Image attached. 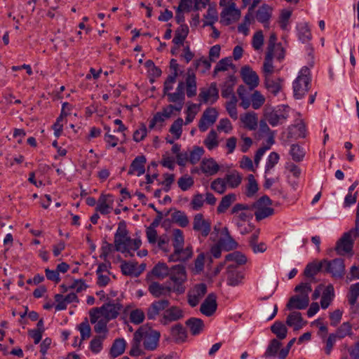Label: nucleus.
<instances>
[{
  "label": "nucleus",
  "instance_id": "nucleus-61",
  "mask_svg": "<svg viewBox=\"0 0 359 359\" xmlns=\"http://www.w3.org/2000/svg\"><path fill=\"white\" fill-rule=\"evenodd\" d=\"M204 153L203 147H194V149L189 151V159L191 164L197 163Z\"/></svg>",
  "mask_w": 359,
  "mask_h": 359
},
{
  "label": "nucleus",
  "instance_id": "nucleus-15",
  "mask_svg": "<svg viewBox=\"0 0 359 359\" xmlns=\"http://www.w3.org/2000/svg\"><path fill=\"white\" fill-rule=\"evenodd\" d=\"M207 292L205 284L201 283L195 285L188 293V302L192 307L196 306Z\"/></svg>",
  "mask_w": 359,
  "mask_h": 359
},
{
  "label": "nucleus",
  "instance_id": "nucleus-52",
  "mask_svg": "<svg viewBox=\"0 0 359 359\" xmlns=\"http://www.w3.org/2000/svg\"><path fill=\"white\" fill-rule=\"evenodd\" d=\"M204 144L209 150H212L218 146L217 134L214 130L210 131L204 140Z\"/></svg>",
  "mask_w": 359,
  "mask_h": 359
},
{
  "label": "nucleus",
  "instance_id": "nucleus-13",
  "mask_svg": "<svg viewBox=\"0 0 359 359\" xmlns=\"http://www.w3.org/2000/svg\"><path fill=\"white\" fill-rule=\"evenodd\" d=\"M198 99L201 103H210L211 104L215 103L219 99V90L216 83H210L208 89H201Z\"/></svg>",
  "mask_w": 359,
  "mask_h": 359
},
{
  "label": "nucleus",
  "instance_id": "nucleus-12",
  "mask_svg": "<svg viewBox=\"0 0 359 359\" xmlns=\"http://www.w3.org/2000/svg\"><path fill=\"white\" fill-rule=\"evenodd\" d=\"M231 214L243 222L248 221L253 217L250 204L236 203L232 208Z\"/></svg>",
  "mask_w": 359,
  "mask_h": 359
},
{
  "label": "nucleus",
  "instance_id": "nucleus-49",
  "mask_svg": "<svg viewBox=\"0 0 359 359\" xmlns=\"http://www.w3.org/2000/svg\"><path fill=\"white\" fill-rule=\"evenodd\" d=\"M298 37L302 43H306L311 39V30L307 23H302L297 26Z\"/></svg>",
  "mask_w": 359,
  "mask_h": 359
},
{
  "label": "nucleus",
  "instance_id": "nucleus-42",
  "mask_svg": "<svg viewBox=\"0 0 359 359\" xmlns=\"http://www.w3.org/2000/svg\"><path fill=\"white\" fill-rule=\"evenodd\" d=\"M226 262H235L237 265H234L238 268L239 265L245 264L247 262V258L243 253L236 251L226 255Z\"/></svg>",
  "mask_w": 359,
  "mask_h": 359
},
{
  "label": "nucleus",
  "instance_id": "nucleus-60",
  "mask_svg": "<svg viewBox=\"0 0 359 359\" xmlns=\"http://www.w3.org/2000/svg\"><path fill=\"white\" fill-rule=\"evenodd\" d=\"M226 186V182L224 178H217L212 182L210 187L215 192L222 194L225 192Z\"/></svg>",
  "mask_w": 359,
  "mask_h": 359
},
{
  "label": "nucleus",
  "instance_id": "nucleus-30",
  "mask_svg": "<svg viewBox=\"0 0 359 359\" xmlns=\"http://www.w3.org/2000/svg\"><path fill=\"white\" fill-rule=\"evenodd\" d=\"M241 121L244 127L250 130H255L257 128L258 117L255 112L250 111L241 116Z\"/></svg>",
  "mask_w": 359,
  "mask_h": 359
},
{
  "label": "nucleus",
  "instance_id": "nucleus-4",
  "mask_svg": "<svg viewBox=\"0 0 359 359\" xmlns=\"http://www.w3.org/2000/svg\"><path fill=\"white\" fill-rule=\"evenodd\" d=\"M114 245L115 247H140L142 245V241L140 237L131 238L128 236L126 222L121 221L118 223L114 235Z\"/></svg>",
  "mask_w": 359,
  "mask_h": 359
},
{
  "label": "nucleus",
  "instance_id": "nucleus-36",
  "mask_svg": "<svg viewBox=\"0 0 359 359\" xmlns=\"http://www.w3.org/2000/svg\"><path fill=\"white\" fill-rule=\"evenodd\" d=\"M271 13L272 8L267 4H263L257 11L256 18L259 22H268L271 18Z\"/></svg>",
  "mask_w": 359,
  "mask_h": 359
},
{
  "label": "nucleus",
  "instance_id": "nucleus-46",
  "mask_svg": "<svg viewBox=\"0 0 359 359\" xmlns=\"http://www.w3.org/2000/svg\"><path fill=\"white\" fill-rule=\"evenodd\" d=\"M126 342L123 339H117L113 343L110 349V353L114 357L121 355L125 351Z\"/></svg>",
  "mask_w": 359,
  "mask_h": 359
},
{
  "label": "nucleus",
  "instance_id": "nucleus-55",
  "mask_svg": "<svg viewBox=\"0 0 359 359\" xmlns=\"http://www.w3.org/2000/svg\"><path fill=\"white\" fill-rule=\"evenodd\" d=\"M252 107L254 109H259L265 102L264 96L258 90L251 95Z\"/></svg>",
  "mask_w": 359,
  "mask_h": 359
},
{
  "label": "nucleus",
  "instance_id": "nucleus-27",
  "mask_svg": "<svg viewBox=\"0 0 359 359\" xmlns=\"http://www.w3.org/2000/svg\"><path fill=\"white\" fill-rule=\"evenodd\" d=\"M241 16V11L236 8V4L231 2L221 13L222 20L229 23L231 20H238Z\"/></svg>",
  "mask_w": 359,
  "mask_h": 359
},
{
  "label": "nucleus",
  "instance_id": "nucleus-40",
  "mask_svg": "<svg viewBox=\"0 0 359 359\" xmlns=\"http://www.w3.org/2000/svg\"><path fill=\"white\" fill-rule=\"evenodd\" d=\"M189 33V27L187 25H181L175 31L172 42L176 45L183 44Z\"/></svg>",
  "mask_w": 359,
  "mask_h": 359
},
{
  "label": "nucleus",
  "instance_id": "nucleus-29",
  "mask_svg": "<svg viewBox=\"0 0 359 359\" xmlns=\"http://www.w3.org/2000/svg\"><path fill=\"white\" fill-rule=\"evenodd\" d=\"M121 269L124 275L134 277H138L144 271V268L142 269L137 268V263L126 261L121 262Z\"/></svg>",
  "mask_w": 359,
  "mask_h": 359
},
{
  "label": "nucleus",
  "instance_id": "nucleus-43",
  "mask_svg": "<svg viewBox=\"0 0 359 359\" xmlns=\"http://www.w3.org/2000/svg\"><path fill=\"white\" fill-rule=\"evenodd\" d=\"M237 102L238 100L235 95H232L230 97V100L226 102L225 107L226 110L228 112L229 115L233 120H236L238 118V111H237Z\"/></svg>",
  "mask_w": 359,
  "mask_h": 359
},
{
  "label": "nucleus",
  "instance_id": "nucleus-3",
  "mask_svg": "<svg viewBox=\"0 0 359 359\" xmlns=\"http://www.w3.org/2000/svg\"><path fill=\"white\" fill-rule=\"evenodd\" d=\"M311 82L310 69L307 67H302L293 82L294 96L296 99H302L304 97L310 88Z\"/></svg>",
  "mask_w": 359,
  "mask_h": 359
},
{
  "label": "nucleus",
  "instance_id": "nucleus-45",
  "mask_svg": "<svg viewBox=\"0 0 359 359\" xmlns=\"http://www.w3.org/2000/svg\"><path fill=\"white\" fill-rule=\"evenodd\" d=\"M271 330L280 340L287 337V329L280 321H276L271 327Z\"/></svg>",
  "mask_w": 359,
  "mask_h": 359
},
{
  "label": "nucleus",
  "instance_id": "nucleus-62",
  "mask_svg": "<svg viewBox=\"0 0 359 359\" xmlns=\"http://www.w3.org/2000/svg\"><path fill=\"white\" fill-rule=\"evenodd\" d=\"M281 346V343L276 339L271 341L265 352L266 357L276 356Z\"/></svg>",
  "mask_w": 359,
  "mask_h": 359
},
{
  "label": "nucleus",
  "instance_id": "nucleus-10",
  "mask_svg": "<svg viewBox=\"0 0 359 359\" xmlns=\"http://www.w3.org/2000/svg\"><path fill=\"white\" fill-rule=\"evenodd\" d=\"M165 96L168 97V101L171 103H175L177 111H180L183 108L185 94H184V83L180 81L176 88L175 92L169 93Z\"/></svg>",
  "mask_w": 359,
  "mask_h": 359
},
{
  "label": "nucleus",
  "instance_id": "nucleus-53",
  "mask_svg": "<svg viewBox=\"0 0 359 359\" xmlns=\"http://www.w3.org/2000/svg\"><path fill=\"white\" fill-rule=\"evenodd\" d=\"M105 335H99L95 337L90 343V349L94 353H98L102 349V342L105 339Z\"/></svg>",
  "mask_w": 359,
  "mask_h": 359
},
{
  "label": "nucleus",
  "instance_id": "nucleus-14",
  "mask_svg": "<svg viewBox=\"0 0 359 359\" xmlns=\"http://www.w3.org/2000/svg\"><path fill=\"white\" fill-rule=\"evenodd\" d=\"M218 116V113L215 108H208L203 111V114L198 123V128L201 132L208 130L210 126L213 125Z\"/></svg>",
  "mask_w": 359,
  "mask_h": 359
},
{
  "label": "nucleus",
  "instance_id": "nucleus-22",
  "mask_svg": "<svg viewBox=\"0 0 359 359\" xmlns=\"http://www.w3.org/2000/svg\"><path fill=\"white\" fill-rule=\"evenodd\" d=\"M149 292L156 298L165 296L172 292L171 283L163 285L158 282H151L148 287Z\"/></svg>",
  "mask_w": 359,
  "mask_h": 359
},
{
  "label": "nucleus",
  "instance_id": "nucleus-57",
  "mask_svg": "<svg viewBox=\"0 0 359 359\" xmlns=\"http://www.w3.org/2000/svg\"><path fill=\"white\" fill-rule=\"evenodd\" d=\"M359 297V282L353 284L350 286L349 292L348 294V303L353 306L356 304Z\"/></svg>",
  "mask_w": 359,
  "mask_h": 359
},
{
  "label": "nucleus",
  "instance_id": "nucleus-21",
  "mask_svg": "<svg viewBox=\"0 0 359 359\" xmlns=\"http://www.w3.org/2000/svg\"><path fill=\"white\" fill-rule=\"evenodd\" d=\"M217 297L214 293H210L201 305V312L206 316H211L216 311L217 304Z\"/></svg>",
  "mask_w": 359,
  "mask_h": 359
},
{
  "label": "nucleus",
  "instance_id": "nucleus-51",
  "mask_svg": "<svg viewBox=\"0 0 359 359\" xmlns=\"http://www.w3.org/2000/svg\"><path fill=\"white\" fill-rule=\"evenodd\" d=\"M339 339H344V337L353 335L352 326L348 322L343 323L334 333Z\"/></svg>",
  "mask_w": 359,
  "mask_h": 359
},
{
  "label": "nucleus",
  "instance_id": "nucleus-44",
  "mask_svg": "<svg viewBox=\"0 0 359 359\" xmlns=\"http://www.w3.org/2000/svg\"><path fill=\"white\" fill-rule=\"evenodd\" d=\"M224 179L226 180V185H229L231 188H236L241 183L242 177L238 172L233 170L230 173L226 174Z\"/></svg>",
  "mask_w": 359,
  "mask_h": 359
},
{
  "label": "nucleus",
  "instance_id": "nucleus-56",
  "mask_svg": "<svg viewBox=\"0 0 359 359\" xmlns=\"http://www.w3.org/2000/svg\"><path fill=\"white\" fill-rule=\"evenodd\" d=\"M129 318L131 323L139 325L142 323L145 318V313L143 310L136 309L130 311Z\"/></svg>",
  "mask_w": 359,
  "mask_h": 359
},
{
  "label": "nucleus",
  "instance_id": "nucleus-11",
  "mask_svg": "<svg viewBox=\"0 0 359 359\" xmlns=\"http://www.w3.org/2000/svg\"><path fill=\"white\" fill-rule=\"evenodd\" d=\"M285 85L284 79L276 76L264 79V86L267 92L273 96L283 91Z\"/></svg>",
  "mask_w": 359,
  "mask_h": 359
},
{
  "label": "nucleus",
  "instance_id": "nucleus-18",
  "mask_svg": "<svg viewBox=\"0 0 359 359\" xmlns=\"http://www.w3.org/2000/svg\"><path fill=\"white\" fill-rule=\"evenodd\" d=\"M243 81L250 86V90L258 86L259 78L257 74L249 66H244L241 71Z\"/></svg>",
  "mask_w": 359,
  "mask_h": 359
},
{
  "label": "nucleus",
  "instance_id": "nucleus-19",
  "mask_svg": "<svg viewBox=\"0 0 359 359\" xmlns=\"http://www.w3.org/2000/svg\"><path fill=\"white\" fill-rule=\"evenodd\" d=\"M184 83V89L188 97H193L197 94L196 76L191 69H188Z\"/></svg>",
  "mask_w": 359,
  "mask_h": 359
},
{
  "label": "nucleus",
  "instance_id": "nucleus-31",
  "mask_svg": "<svg viewBox=\"0 0 359 359\" xmlns=\"http://www.w3.org/2000/svg\"><path fill=\"white\" fill-rule=\"evenodd\" d=\"M170 336L176 343L184 342L187 337V331L181 324L175 325L170 328Z\"/></svg>",
  "mask_w": 359,
  "mask_h": 359
},
{
  "label": "nucleus",
  "instance_id": "nucleus-47",
  "mask_svg": "<svg viewBox=\"0 0 359 359\" xmlns=\"http://www.w3.org/2000/svg\"><path fill=\"white\" fill-rule=\"evenodd\" d=\"M172 221L180 226L184 228L188 226L189 220L187 215L180 210H175L171 215Z\"/></svg>",
  "mask_w": 359,
  "mask_h": 359
},
{
  "label": "nucleus",
  "instance_id": "nucleus-41",
  "mask_svg": "<svg viewBox=\"0 0 359 359\" xmlns=\"http://www.w3.org/2000/svg\"><path fill=\"white\" fill-rule=\"evenodd\" d=\"M320 338L323 340V342L325 344V353L326 355H330L333 347L337 341V339H339L334 334L331 333L328 336H325V334H320Z\"/></svg>",
  "mask_w": 359,
  "mask_h": 359
},
{
  "label": "nucleus",
  "instance_id": "nucleus-37",
  "mask_svg": "<svg viewBox=\"0 0 359 359\" xmlns=\"http://www.w3.org/2000/svg\"><path fill=\"white\" fill-rule=\"evenodd\" d=\"M236 201V196L234 194H229L224 196L217 208V212L219 214L225 212L231 205Z\"/></svg>",
  "mask_w": 359,
  "mask_h": 359
},
{
  "label": "nucleus",
  "instance_id": "nucleus-1",
  "mask_svg": "<svg viewBox=\"0 0 359 359\" xmlns=\"http://www.w3.org/2000/svg\"><path fill=\"white\" fill-rule=\"evenodd\" d=\"M193 230L204 238L210 234V239L214 243L211 247H236L237 245L226 227L221 228L215 226L211 232L210 220L205 219L201 213H198L194 217Z\"/></svg>",
  "mask_w": 359,
  "mask_h": 359
},
{
  "label": "nucleus",
  "instance_id": "nucleus-59",
  "mask_svg": "<svg viewBox=\"0 0 359 359\" xmlns=\"http://www.w3.org/2000/svg\"><path fill=\"white\" fill-rule=\"evenodd\" d=\"M79 330L81 334L79 346H80L82 341L88 339L91 334V328L88 323L83 322L79 325Z\"/></svg>",
  "mask_w": 359,
  "mask_h": 359
},
{
  "label": "nucleus",
  "instance_id": "nucleus-38",
  "mask_svg": "<svg viewBox=\"0 0 359 359\" xmlns=\"http://www.w3.org/2000/svg\"><path fill=\"white\" fill-rule=\"evenodd\" d=\"M236 83V77L231 75L228 79L224 83L222 88L221 95L224 98H227L232 96L233 94V86Z\"/></svg>",
  "mask_w": 359,
  "mask_h": 359
},
{
  "label": "nucleus",
  "instance_id": "nucleus-58",
  "mask_svg": "<svg viewBox=\"0 0 359 359\" xmlns=\"http://www.w3.org/2000/svg\"><path fill=\"white\" fill-rule=\"evenodd\" d=\"M248 183L245 194L248 197H252L258 191V184L252 175H248Z\"/></svg>",
  "mask_w": 359,
  "mask_h": 359
},
{
  "label": "nucleus",
  "instance_id": "nucleus-35",
  "mask_svg": "<svg viewBox=\"0 0 359 359\" xmlns=\"http://www.w3.org/2000/svg\"><path fill=\"white\" fill-rule=\"evenodd\" d=\"M322 269H325L324 259L320 262H313L308 264L304 273L308 278H313Z\"/></svg>",
  "mask_w": 359,
  "mask_h": 359
},
{
  "label": "nucleus",
  "instance_id": "nucleus-50",
  "mask_svg": "<svg viewBox=\"0 0 359 359\" xmlns=\"http://www.w3.org/2000/svg\"><path fill=\"white\" fill-rule=\"evenodd\" d=\"M170 269L164 263L157 264L152 269L151 273L159 279H163L168 276Z\"/></svg>",
  "mask_w": 359,
  "mask_h": 359
},
{
  "label": "nucleus",
  "instance_id": "nucleus-54",
  "mask_svg": "<svg viewBox=\"0 0 359 359\" xmlns=\"http://www.w3.org/2000/svg\"><path fill=\"white\" fill-rule=\"evenodd\" d=\"M182 125H183V119L182 118H178L176 119L170 128V133L175 136L176 140L180 138L182 133Z\"/></svg>",
  "mask_w": 359,
  "mask_h": 359
},
{
  "label": "nucleus",
  "instance_id": "nucleus-34",
  "mask_svg": "<svg viewBox=\"0 0 359 359\" xmlns=\"http://www.w3.org/2000/svg\"><path fill=\"white\" fill-rule=\"evenodd\" d=\"M334 297V290L332 284H329L323 292L320 305L323 309H327Z\"/></svg>",
  "mask_w": 359,
  "mask_h": 359
},
{
  "label": "nucleus",
  "instance_id": "nucleus-6",
  "mask_svg": "<svg viewBox=\"0 0 359 359\" xmlns=\"http://www.w3.org/2000/svg\"><path fill=\"white\" fill-rule=\"evenodd\" d=\"M252 210H255L257 221H260L274 214V209L270 207L272 201L267 196H263L253 203L250 204Z\"/></svg>",
  "mask_w": 359,
  "mask_h": 359
},
{
  "label": "nucleus",
  "instance_id": "nucleus-48",
  "mask_svg": "<svg viewBox=\"0 0 359 359\" xmlns=\"http://www.w3.org/2000/svg\"><path fill=\"white\" fill-rule=\"evenodd\" d=\"M265 116L266 119L272 126H278L280 123L281 120H285L287 117V116L281 113H278V111L275 110L266 114Z\"/></svg>",
  "mask_w": 359,
  "mask_h": 359
},
{
  "label": "nucleus",
  "instance_id": "nucleus-33",
  "mask_svg": "<svg viewBox=\"0 0 359 359\" xmlns=\"http://www.w3.org/2000/svg\"><path fill=\"white\" fill-rule=\"evenodd\" d=\"M273 53H266V56L262 67V73L264 79L274 76L273 73L275 72V67L273 65Z\"/></svg>",
  "mask_w": 359,
  "mask_h": 359
},
{
  "label": "nucleus",
  "instance_id": "nucleus-9",
  "mask_svg": "<svg viewBox=\"0 0 359 359\" xmlns=\"http://www.w3.org/2000/svg\"><path fill=\"white\" fill-rule=\"evenodd\" d=\"M325 270L332 273L333 277L342 278L345 273V265L342 259H335L332 261L324 259Z\"/></svg>",
  "mask_w": 359,
  "mask_h": 359
},
{
  "label": "nucleus",
  "instance_id": "nucleus-26",
  "mask_svg": "<svg viewBox=\"0 0 359 359\" xmlns=\"http://www.w3.org/2000/svg\"><path fill=\"white\" fill-rule=\"evenodd\" d=\"M286 324L293 327L294 330H299L306 324V322L303 320L301 313L292 311L287 316Z\"/></svg>",
  "mask_w": 359,
  "mask_h": 359
},
{
  "label": "nucleus",
  "instance_id": "nucleus-7",
  "mask_svg": "<svg viewBox=\"0 0 359 359\" xmlns=\"http://www.w3.org/2000/svg\"><path fill=\"white\" fill-rule=\"evenodd\" d=\"M168 276L172 283V285H171L172 292L178 294L183 293L185 291L184 283L187 280L184 267L181 265L172 267L169 271Z\"/></svg>",
  "mask_w": 359,
  "mask_h": 359
},
{
  "label": "nucleus",
  "instance_id": "nucleus-64",
  "mask_svg": "<svg viewBox=\"0 0 359 359\" xmlns=\"http://www.w3.org/2000/svg\"><path fill=\"white\" fill-rule=\"evenodd\" d=\"M290 155L294 161L299 162L303 160L305 152L298 144H292L290 149Z\"/></svg>",
  "mask_w": 359,
  "mask_h": 359
},
{
  "label": "nucleus",
  "instance_id": "nucleus-17",
  "mask_svg": "<svg viewBox=\"0 0 359 359\" xmlns=\"http://www.w3.org/2000/svg\"><path fill=\"white\" fill-rule=\"evenodd\" d=\"M170 302L167 299H161L153 302L147 309V316L149 320H155L161 311L168 307Z\"/></svg>",
  "mask_w": 359,
  "mask_h": 359
},
{
  "label": "nucleus",
  "instance_id": "nucleus-24",
  "mask_svg": "<svg viewBox=\"0 0 359 359\" xmlns=\"http://www.w3.org/2000/svg\"><path fill=\"white\" fill-rule=\"evenodd\" d=\"M146 158L144 156H138L132 161L128 174L140 176L145 172Z\"/></svg>",
  "mask_w": 359,
  "mask_h": 359
},
{
  "label": "nucleus",
  "instance_id": "nucleus-25",
  "mask_svg": "<svg viewBox=\"0 0 359 359\" xmlns=\"http://www.w3.org/2000/svg\"><path fill=\"white\" fill-rule=\"evenodd\" d=\"M95 313L93 311H90V320L92 324H95L94 327L95 332L99 334H103V335L106 336V334L108 332L107 329V323L109 322L106 319H104L99 315L97 318L94 316Z\"/></svg>",
  "mask_w": 359,
  "mask_h": 359
},
{
  "label": "nucleus",
  "instance_id": "nucleus-23",
  "mask_svg": "<svg viewBox=\"0 0 359 359\" xmlns=\"http://www.w3.org/2000/svg\"><path fill=\"white\" fill-rule=\"evenodd\" d=\"M309 304V297H302L300 295H294L291 297L286 305L288 310L306 309Z\"/></svg>",
  "mask_w": 359,
  "mask_h": 359
},
{
  "label": "nucleus",
  "instance_id": "nucleus-39",
  "mask_svg": "<svg viewBox=\"0 0 359 359\" xmlns=\"http://www.w3.org/2000/svg\"><path fill=\"white\" fill-rule=\"evenodd\" d=\"M187 325L189 327L193 335L198 334L204 327L202 320L196 318H191L186 322Z\"/></svg>",
  "mask_w": 359,
  "mask_h": 359
},
{
  "label": "nucleus",
  "instance_id": "nucleus-5",
  "mask_svg": "<svg viewBox=\"0 0 359 359\" xmlns=\"http://www.w3.org/2000/svg\"><path fill=\"white\" fill-rule=\"evenodd\" d=\"M107 302L104 304L100 307H95L91 309L95 314L94 316L99 315L107 320H111L118 317L121 311L123 309L122 304L114 300H110L108 297L107 298Z\"/></svg>",
  "mask_w": 359,
  "mask_h": 359
},
{
  "label": "nucleus",
  "instance_id": "nucleus-2",
  "mask_svg": "<svg viewBox=\"0 0 359 359\" xmlns=\"http://www.w3.org/2000/svg\"><path fill=\"white\" fill-rule=\"evenodd\" d=\"M161 334L147 325L140 326L134 333L131 341V348L129 354L131 356H138L143 354L142 343L144 349L155 350L158 345Z\"/></svg>",
  "mask_w": 359,
  "mask_h": 359
},
{
  "label": "nucleus",
  "instance_id": "nucleus-20",
  "mask_svg": "<svg viewBox=\"0 0 359 359\" xmlns=\"http://www.w3.org/2000/svg\"><path fill=\"white\" fill-rule=\"evenodd\" d=\"M113 209V199L112 196L110 194L105 195L101 194L95 208L97 212H100L102 215L109 214Z\"/></svg>",
  "mask_w": 359,
  "mask_h": 359
},
{
  "label": "nucleus",
  "instance_id": "nucleus-28",
  "mask_svg": "<svg viewBox=\"0 0 359 359\" xmlns=\"http://www.w3.org/2000/svg\"><path fill=\"white\" fill-rule=\"evenodd\" d=\"M201 170L206 175H214L219 170V165L212 158H204L201 163Z\"/></svg>",
  "mask_w": 359,
  "mask_h": 359
},
{
  "label": "nucleus",
  "instance_id": "nucleus-63",
  "mask_svg": "<svg viewBox=\"0 0 359 359\" xmlns=\"http://www.w3.org/2000/svg\"><path fill=\"white\" fill-rule=\"evenodd\" d=\"M194 181L192 177L185 175L179 178L177 184L184 191H187L194 185Z\"/></svg>",
  "mask_w": 359,
  "mask_h": 359
},
{
  "label": "nucleus",
  "instance_id": "nucleus-16",
  "mask_svg": "<svg viewBox=\"0 0 359 359\" xmlns=\"http://www.w3.org/2000/svg\"><path fill=\"white\" fill-rule=\"evenodd\" d=\"M243 278L244 274L242 271L236 268L233 263L228 265L226 282L229 285L237 286L242 283Z\"/></svg>",
  "mask_w": 359,
  "mask_h": 359
},
{
  "label": "nucleus",
  "instance_id": "nucleus-32",
  "mask_svg": "<svg viewBox=\"0 0 359 359\" xmlns=\"http://www.w3.org/2000/svg\"><path fill=\"white\" fill-rule=\"evenodd\" d=\"M192 255L191 248H175V251L170 255L169 260L171 262H184Z\"/></svg>",
  "mask_w": 359,
  "mask_h": 359
},
{
  "label": "nucleus",
  "instance_id": "nucleus-8",
  "mask_svg": "<svg viewBox=\"0 0 359 359\" xmlns=\"http://www.w3.org/2000/svg\"><path fill=\"white\" fill-rule=\"evenodd\" d=\"M184 318L183 310L177 306H172L165 309L159 322L163 325H167L172 322L177 321Z\"/></svg>",
  "mask_w": 359,
  "mask_h": 359
}]
</instances>
